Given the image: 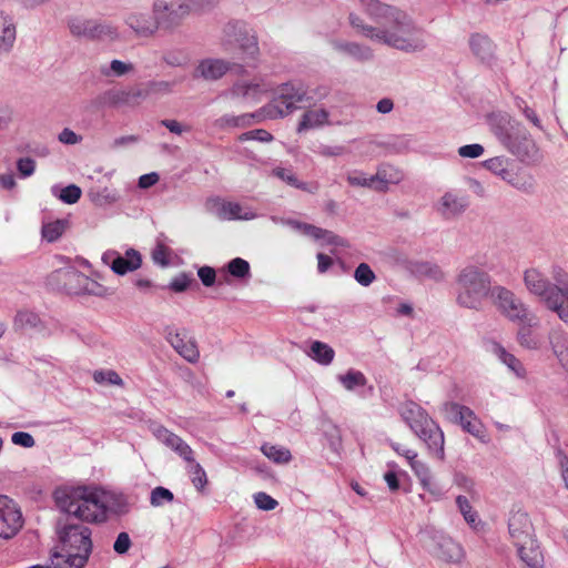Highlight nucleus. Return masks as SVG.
<instances>
[{"label":"nucleus","mask_w":568,"mask_h":568,"mask_svg":"<svg viewBox=\"0 0 568 568\" xmlns=\"http://www.w3.org/2000/svg\"><path fill=\"white\" fill-rule=\"evenodd\" d=\"M365 12L382 26L379 32L374 34L377 42L405 53H418L427 48L426 31L400 9L378 0H367Z\"/></svg>","instance_id":"f257e3e1"},{"label":"nucleus","mask_w":568,"mask_h":568,"mask_svg":"<svg viewBox=\"0 0 568 568\" xmlns=\"http://www.w3.org/2000/svg\"><path fill=\"white\" fill-rule=\"evenodd\" d=\"M454 290L457 305L480 311L486 302L491 298L495 285H493V278L486 270L469 263L458 270Z\"/></svg>","instance_id":"f03ea898"},{"label":"nucleus","mask_w":568,"mask_h":568,"mask_svg":"<svg viewBox=\"0 0 568 568\" xmlns=\"http://www.w3.org/2000/svg\"><path fill=\"white\" fill-rule=\"evenodd\" d=\"M54 498L61 511L81 520L102 523L106 519L108 507L103 494L99 490L87 487L58 489Z\"/></svg>","instance_id":"7ed1b4c3"},{"label":"nucleus","mask_w":568,"mask_h":568,"mask_svg":"<svg viewBox=\"0 0 568 568\" xmlns=\"http://www.w3.org/2000/svg\"><path fill=\"white\" fill-rule=\"evenodd\" d=\"M491 129L497 139L521 161L538 162L541 159L536 142L519 122L500 115L493 119Z\"/></svg>","instance_id":"20e7f679"},{"label":"nucleus","mask_w":568,"mask_h":568,"mask_svg":"<svg viewBox=\"0 0 568 568\" xmlns=\"http://www.w3.org/2000/svg\"><path fill=\"white\" fill-rule=\"evenodd\" d=\"M400 416L414 434L426 444L429 453L443 460L445 458L444 433L426 410L409 400L400 407Z\"/></svg>","instance_id":"39448f33"},{"label":"nucleus","mask_w":568,"mask_h":568,"mask_svg":"<svg viewBox=\"0 0 568 568\" xmlns=\"http://www.w3.org/2000/svg\"><path fill=\"white\" fill-rule=\"evenodd\" d=\"M490 300L508 321L528 326L539 325L537 315L511 290L503 285H495Z\"/></svg>","instance_id":"423d86ee"},{"label":"nucleus","mask_w":568,"mask_h":568,"mask_svg":"<svg viewBox=\"0 0 568 568\" xmlns=\"http://www.w3.org/2000/svg\"><path fill=\"white\" fill-rule=\"evenodd\" d=\"M306 98L302 84L287 82L278 87L273 100L262 109L266 119H278L291 114Z\"/></svg>","instance_id":"0eeeda50"},{"label":"nucleus","mask_w":568,"mask_h":568,"mask_svg":"<svg viewBox=\"0 0 568 568\" xmlns=\"http://www.w3.org/2000/svg\"><path fill=\"white\" fill-rule=\"evenodd\" d=\"M153 13L156 14L158 28L164 31H174L191 13L189 0H154L152 2Z\"/></svg>","instance_id":"6e6552de"},{"label":"nucleus","mask_w":568,"mask_h":568,"mask_svg":"<svg viewBox=\"0 0 568 568\" xmlns=\"http://www.w3.org/2000/svg\"><path fill=\"white\" fill-rule=\"evenodd\" d=\"M60 548L89 559L92 551L91 529L83 524L67 521L58 530Z\"/></svg>","instance_id":"1a4fd4ad"},{"label":"nucleus","mask_w":568,"mask_h":568,"mask_svg":"<svg viewBox=\"0 0 568 568\" xmlns=\"http://www.w3.org/2000/svg\"><path fill=\"white\" fill-rule=\"evenodd\" d=\"M67 24L70 33L78 39L100 40L118 37L115 27L95 19L73 16L68 19Z\"/></svg>","instance_id":"9d476101"},{"label":"nucleus","mask_w":568,"mask_h":568,"mask_svg":"<svg viewBox=\"0 0 568 568\" xmlns=\"http://www.w3.org/2000/svg\"><path fill=\"white\" fill-rule=\"evenodd\" d=\"M221 43L225 51H232L234 43H237L246 59L255 60L260 53L256 36L248 33L241 22H230L225 26Z\"/></svg>","instance_id":"9b49d317"},{"label":"nucleus","mask_w":568,"mask_h":568,"mask_svg":"<svg viewBox=\"0 0 568 568\" xmlns=\"http://www.w3.org/2000/svg\"><path fill=\"white\" fill-rule=\"evenodd\" d=\"M123 22L138 38H152L159 31L156 14L146 7L130 8L124 13Z\"/></svg>","instance_id":"f8f14e48"},{"label":"nucleus","mask_w":568,"mask_h":568,"mask_svg":"<svg viewBox=\"0 0 568 568\" xmlns=\"http://www.w3.org/2000/svg\"><path fill=\"white\" fill-rule=\"evenodd\" d=\"M399 180V173L387 165L379 168L376 174L371 176L361 171H353L347 175V182L351 185L368 187L378 192L386 191L389 183H397Z\"/></svg>","instance_id":"ddd939ff"},{"label":"nucleus","mask_w":568,"mask_h":568,"mask_svg":"<svg viewBox=\"0 0 568 568\" xmlns=\"http://www.w3.org/2000/svg\"><path fill=\"white\" fill-rule=\"evenodd\" d=\"M23 524L19 505L8 496L0 495V538H13L22 529Z\"/></svg>","instance_id":"4468645a"},{"label":"nucleus","mask_w":568,"mask_h":568,"mask_svg":"<svg viewBox=\"0 0 568 568\" xmlns=\"http://www.w3.org/2000/svg\"><path fill=\"white\" fill-rule=\"evenodd\" d=\"M445 408L454 416L455 422L458 423L465 432L484 444L489 442L484 424L469 407L458 403H447Z\"/></svg>","instance_id":"2eb2a0df"},{"label":"nucleus","mask_w":568,"mask_h":568,"mask_svg":"<svg viewBox=\"0 0 568 568\" xmlns=\"http://www.w3.org/2000/svg\"><path fill=\"white\" fill-rule=\"evenodd\" d=\"M206 209L220 220H254L257 215L250 207L220 197L210 199Z\"/></svg>","instance_id":"dca6fc26"},{"label":"nucleus","mask_w":568,"mask_h":568,"mask_svg":"<svg viewBox=\"0 0 568 568\" xmlns=\"http://www.w3.org/2000/svg\"><path fill=\"white\" fill-rule=\"evenodd\" d=\"M430 554L445 562H459L464 557L460 545L454 541L449 536L436 532L432 537L428 546Z\"/></svg>","instance_id":"f3484780"},{"label":"nucleus","mask_w":568,"mask_h":568,"mask_svg":"<svg viewBox=\"0 0 568 568\" xmlns=\"http://www.w3.org/2000/svg\"><path fill=\"white\" fill-rule=\"evenodd\" d=\"M102 261L110 265L111 270L118 275L136 271L142 265V256L134 248L126 250L124 256L116 251H108L102 255Z\"/></svg>","instance_id":"a211bd4d"},{"label":"nucleus","mask_w":568,"mask_h":568,"mask_svg":"<svg viewBox=\"0 0 568 568\" xmlns=\"http://www.w3.org/2000/svg\"><path fill=\"white\" fill-rule=\"evenodd\" d=\"M467 196L454 190L446 191L435 205L436 212L445 220L460 216L468 207Z\"/></svg>","instance_id":"6ab92c4d"},{"label":"nucleus","mask_w":568,"mask_h":568,"mask_svg":"<svg viewBox=\"0 0 568 568\" xmlns=\"http://www.w3.org/2000/svg\"><path fill=\"white\" fill-rule=\"evenodd\" d=\"M524 284L530 294L539 296L544 303L555 290L560 288L558 282L557 284H551L547 275L535 267L524 272Z\"/></svg>","instance_id":"aec40b11"},{"label":"nucleus","mask_w":568,"mask_h":568,"mask_svg":"<svg viewBox=\"0 0 568 568\" xmlns=\"http://www.w3.org/2000/svg\"><path fill=\"white\" fill-rule=\"evenodd\" d=\"M483 166L491 172L494 175L498 176L503 181L508 184L523 190L525 183H521L515 172L514 161L506 156H495L484 161Z\"/></svg>","instance_id":"412c9836"},{"label":"nucleus","mask_w":568,"mask_h":568,"mask_svg":"<svg viewBox=\"0 0 568 568\" xmlns=\"http://www.w3.org/2000/svg\"><path fill=\"white\" fill-rule=\"evenodd\" d=\"M155 438L175 452L186 464L193 462L194 452L180 436L159 425L153 428Z\"/></svg>","instance_id":"4be33fe9"},{"label":"nucleus","mask_w":568,"mask_h":568,"mask_svg":"<svg viewBox=\"0 0 568 568\" xmlns=\"http://www.w3.org/2000/svg\"><path fill=\"white\" fill-rule=\"evenodd\" d=\"M556 282L559 283L560 288L555 290L546 298L545 304L547 308L555 312L562 322L568 324V276L562 274L556 277Z\"/></svg>","instance_id":"5701e85b"},{"label":"nucleus","mask_w":568,"mask_h":568,"mask_svg":"<svg viewBox=\"0 0 568 568\" xmlns=\"http://www.w3.org/2000/svg\"><path fill=\"white\" fill-rule=\"evenodd\" d=\"M508 531L515 546L535 540L532 538V525L526 513L516 511L511 514L508 520Z\"/></svg>","instance_id":"b1692460"},{"label":"nucleus","mask_w":568,"mask_h":568,"mask_svg":"<svg viewBox=\"0 0 568 568\" xmlns=\"http://www.w3.org/2000/svg\"><path fill=\"white\" fill-rule=\"evenodd\" d=\"M268 90L270 85L263 80L237 81L231 88L230 95L236 99L258 101Z\"/></svg>","instance_id":"393cba45"},{"label":"nucleus","mask_w":568,"mask_h":568,"mask_svg":"<svg viewBox=\"0 0 568 568\" xmlns=\"http://www.w3.org/2000/svg\"><path fill=\"white\" fill-rule=\"evenodd\" d=\"M268 176L275 178L287 185L295 187L297 190L305 191L307 193H316L320 189L318 183H306L296 176L294 170L291 166H282V165H275L267 172Z\"/></svg>","instance_id":"a878e982"},{"label":"nucleus","mask_w":568,"mask_h":568,"mask_svg":"<svg viewBox=\"0 0 568 568\" xmlns=\"http://www.w3.org/2000/svg\"><path fill=\"white\" fill-rule=\"evenodd\" d=\"M232 65L233 63L223 59H204L197 64L194 77H201L209 81L219 80L231 70Z\"/></svg>","instance_id":"bb28decb"},{"label":"nucleus","mask_w":568,"mask_h":568,"mask_svg":"<svg viewBox=\"0 0 568 568\" xmlns=\"http://www.w3.org/2000/svg\"><path fill=\"white\" fill-rule=\"evenodd\" d=\"M17 27L13 18L0 10V55L9 54L16 43Z\"/></svg>","instance_id":"cd10ccee"},{"label":"nucleus","mask_w":568,"mask_h":568,"mask_svg":"<svg viewBox=\"0 0 568 568\" xmlns=\"http://www.w3.org/2000/svg\"><path fill=\"white\" fill-rule=\"evenodd\" d=\"M168 341L171 346L187 362L196 363L200 357V352L194 341L189 338L185 333H170Z\"/></svg>","instance_id":"c85d7f7f"},{"label":"nucleus","mask_w":568,"mask_h":568,"mask_svg":"<svg viewBox=\"0 0 568 568\" xmlns=\"http://www.w3.org/2000/svg\"><path fill=\"white\" fill-rule=\"evenodd\" d=\"M266 119L263 109L261 108L254 113H244L241 115L225 114L215 121V125L220 129L226 128H246Z\"/></svg>","instance_id":"c756f323"},{"label":"nucleus","mask_w":568,"mask_h":568,"mask_svg":"<svg viewBox=\"0 0 568 568\" xmlns=\"http://www.w3.org/2000/svg\"><path fill=\"white\" fill-rule=\"evenodd\" d=\"M87 562L88 558L84 556L57 547L50 557L48 568H84Z\"/></svg>","instance_id":"7c9ffc66"},{"label":"nucleus","mask_w":568,"mask_h":568,"mask_svg":"<svg viewBox=\"0 0 568 568\" xmlns=\"http://www.w3.org/2000/svg\"><path fill=\"white\" fill-rule=\"evenodd\" d=\"M517 551L520 560L527 568H542L544 556L536 540L517 545Z\"/></svg>","instance_id":"2f4dec72"},{"label":"nucleus","mask_w":568,"mask_h":568,"mask_svg":"<svg viewBox=\"0 0 568 568\" xmlns=\"http://www.w3.org/2000/svg\"><path fill=\"white\" fill-rule=\"evenodd\" d=\"M332 45L334 50L349 55L358 61H367L373 58L372 49L357 42L333 41Z\"/></svg>","instance_id":"473e14b6"},{"label":"nucleus","mask_w":568,"mask_h":568,"mask_svg":"<svg viewBox=\"0 0 568 568\" xmlns=\"http://www.w3.org/2000/svg\"><path fill=\"white\" fill-rule=\"evenodd\" d=\"M469 48L473 54L481 62H489L494 55V44L485 34H471L469 38Z\"/></svg>","instance_id":"72a5a7b5"},{"label":"nucleus","mask_w":568,"mask_h":568,"mask_svg":"<svg viewBox=\"0 0 568 568\" xmlns=\"http://www.w3.org/2000/svg\"><path fill=\"white\" fill-rule=\"evenodd\" d=\"M14 327L18 329H37L43 334L45 331L44 323L40 318V316L28 310L18 311L14 320H13Z\"/></svg>","instance_id":"f704fd0d"},{"label":"nucleus","mask_w":568,"mask_h":568,"mask_svg":"<svg viewBox=\"0 0 568 568\" xmlns=\"http://www.w3.org/2000/svg\"><path fill=\"white\" fill-rule=\"evenodd\" d=\"M493 353L497 358L505 364L517 377L524 378L526 376V369L521 362L511 353H509L500 344H494Z\"/></svg>","instance_id":"c9c22d12"},{"label":"nucleus","mask_w":568,"mask_h":568,"mask_svg":"<svg viewBox=\"0 0 568 568\" xmlns=\"http://www.w3.org/2000/svg\"><path fill=\"white\" fill-rule=\"evenodd\" d=\"M327 121L328 112L325 109H312L303 114L298 123L297 131L301 132L304 130L315 129L321 125H324L325 123H327Z\"/></svg>","instance_id":"e433bc0d"},{"label":"nucleus","mask_w":568,"mask_h":568,"mask_svg":"<svg viewBox=\"0 0 568 568\" xmlns=\"http://www.w3.org/2000/svg\"><path fill=\"white\" fill-rule=\"evenodd\" d=\"M80 281L84 282V295H93L98 297H106L114 293V290L101 284L99 280L102 276L99 273H94V278L87 275H77Z\"/></svg>","instance_id":"4c0bfd02"},{"label":"nucleus","mask_w":568,"mask_h":568,"mask_svg":"<svg viewBox=\"0 0 568 568\" xmlns=\"http://www.w3.org/2000/svg\"><path fill=\"white\" fill-rule=\"evenodd\" d=\"M409 465H410L413 471L415 473V475L420 480V484L423 485V487L432 494H437L438 488L433 480V476H432V473H430V469L428 468V466L425 463L418 460L417 457L414 458L409 463Z\"/></svg>","instance_id":"58836bf2"},{"label":"nucleus","mask_w":568,"mask_h":568,"mask_svg":"<svg viewBox=\"0 0 568 568\" xmlns=\"http://www.w3.org/2000/svg\"><path fill=\"white\" fill-rule=\"evenodd\" d=\"M550 344L554 354L562 367L568 369V337L562 332H554L550 335Z\"/></svg>","instance_id":"ea45409f"},{"label":"nucleus","mask_w":568,"mask_h":568,"mask_svg":"<svg viewBox=\"0 0 568 568\" xmlns=\"http://www.w3.org/2000/svg\"><path fill=\"white\" fill-rule=\"evenodd\" d=\"M77 275H84L83 273L68 268L60 272L61 278L64 281L65 290L71 294L84 295V282L80 281Z\"/></svg>","instance_id":"a19ab883"},{"label":"nucleus","mask_w":568,"mask_h":568,"mask_svg":"<svg viewBox=\"0 0 568 568\" xmlns=\"http://www.w3.org/2000/svg\"><path fill=\"white\" fill-rule=\"evenodd\" d=\"M410 272L419 277H427L434 281H440L444 277V273L440 267L429 262H416L412 263Z\"/></svg>","instance_id":"79ce46f5"},{"label":"nucleus","mask_w":568,"mask_h":568,"mask_svg":"<svg viewBox=\"0 0 568 568\" xmlns=\"http://www.w3.org/2000/svg\"><path fill=\"white\" fill-rule=\"evenodd\" d=\"M90 201L97 206H105L118 201L119 196L115 192L108 187H92L88 192Z\"/></svg>","instance_id":"37998d69"},{"label":"nucleus","mask_w":568,"mask_h":568,"mask_svg":"<svg viewBox=\"0 0 568 568\" xmlns=\"http://www.w3.org/2000/svg\"><path fill=\"white\" fill-rule=\"evenodd\" d=\"M186 470L194 488L199 493H203L209 481L204 468L193 459V462L187 463Z\"/></svg>","instance_id":"c03bdc74"},{"label":"nucleus","mask_w":568,"mask_h":568,"mask_svg":"<svg viewBox=\"0 0 568 568\" xmlns=\"http://www.w3.org/2000/svg\"><path fill=\"white\" fill-rule=\"evenodd\" d=\"M310 356L322 365H328L333 362L335 352L329 345L315 341L312 343Z\"/></svg>","instance_id":"a18cd8bd"},{"label":"nucleus","mask_w":568,"mask_h":568,"mask_svg":"<svg viewBox=\"0 0 568 568\" xmlns=\"http://www.w3.org/2000/svg\"><path fill=\"white\" fill-rule=\"evenodd\" d=\"M261 450L270 460L276 464H287L292 459L290 449L284 446L264 444Z\"/></svg>","instance_id":"49530a36"},{"label":"nucleus","mask_w":568,"mask_h":568,"mask_svg":"<svg viewBox=\"0 0 568 568\" xmlns=\"http://www.w3.org/2000/svg\"><path fill=\"white\" fill-rule=\"evenodd\" d=\"M456 504L458 506L459 511L462 513L466 523L473 528L478 529L481 525L480 519L478 518L477 511L473 510V507L465 496H458L456 498Z\"/></svg>","instance_id":"de8ad7c7"},{"label":"nucleus","mask_w":568,"mask_h":568,"mask_svg":"<svg viewBox=\"0 0 568 568\" xmlns=\"http://www.w3.org/2000/svg\"><path fill=\"white\" fill-rule=\"evenodd\" d=\"M337 379L347 390H354L356 387H363L367 383L365 375L355 369H349L344 375H338Z\"/></svg>","instance_id":"09e8293b"},{"label":"nucleus","mask_w":568,"mask_h":568,"mask_svg":"<svg viewBox=\"0 0 568 568\" xmlns=\"http://www.w3.org/2000/svg\"><path fill=\"white\" fill-rule=\"evenodd\" d=\"M51 192L65 204L77 203L82 194L81 189L75 184H70L61 190L58 186H52Z\"/></svg>","instance_id":"8fccbe9b"},{"label":"nucleus","mask_w":568,"mask_h":568,"mask_svg":"<svg viewBox=\"0 0 568 568\" xmlns=\"http://www.w3.org/2000/svg\"><path fill=\"white\" fill-rule=\"evenodd\" d=\"M520 325L521 326H520V328L518 329V333H517V341H518V343L523 347H525V348L537 349L540 346V341L530 331V328L532 326H528V325H525V324H520Z\"/></svg>","instance_id":"3c124183"},{"label":"nucleus","mask_w":568,"mask_h":568,"mask_svg":"<svg viewBox=\"0 0 568 568\" xmlns=\"http://www.w3.org/2000/svg\"><path fill=\"white\" fill-rule=\"evenodd\" d=\"M133 70V64L121 60H112L109 67L100 69L104 77H122Z\"/></svg>","instance_id":"603ef678"},{"label":"nucleus","mask_w":568,"mask_h":568,"mask_svg":"<svg viewBox=\"0 0 568 568\" xmlns=\"http://www.w3.org/2000/svg\"><path fill=\"white\" fill-rule=\"evenodd\" d=\"M64 230L65 222L62 220H57L43 225L42 236L49 242H54L63 234Z\"/></svg>","instance_id":"864d4df0"},{"label":"nucleus","mask_w":568,"mask_h":568,"mask_svg":"<svg viewBox=\"0 0 568 568\" xmlns=\"http://www.w3.org/2000/svg\"><path fill=\"white\" fill-rule=\"evenodd\" d=\"M354 278L362 286H369L376 280V275L367 263H361L355 268Z\"/></svg>","instance_id":"5fc2aeb1"},{"label":"nucleus","mask_w":568,"mask_h":568,"mask_svg":"<svg viewBox=\"0 0 568 568\" xmlns=\"http://www.w3.org/2000/svg\"><path fill=\"white\" fill-rule=\"evenodd\" d=\"M229 273L237 278H244L250 276V264L247 261L235 257L231 260L227 264Z\"/></svg>","instance_id":"6e6d98bb"},{"label":"nucleus","mask_w":568,"mask_h":568,"mask_svg":"<svg viewBox=\"0 0 568 568\" xmlns=\"http://www.w3.org/2000/svg\"><path fill=\"white\" fill-rule=\"evenodd\" d=\"M195 280L191 273H180L169 284V288L175 293L186 291Z\"/></svg>","instance_id":"4d7b16f0"},{"label":"nucleus","mask_w":568,"mask_h":568,"mask_svg":"<svg viewBox=\"0 0 568 568\" xmlns=\"http://www.w3.org/2000/svg\"><path fill=\"white\" fill-rule=\"evenodd\" d=\"M348 20L353 28L361 31L366 38H369L371 40L376 41V38L374 34L378 33L381 28H375V27L365 24L363 22V20L355 13H351L348 17Z\"/></svg>","instance_id":"13d9d810"},{"label":"nucleus","mask_w":568,"mask_h":568,"mask_svg":"<svg viewBox=\"0 0 568 568\" xmlns=\"http://www.w3.org/2000/svg\"><path fill=\"white\" fill-rule=\"evenodd\" d=\"M174 499V495L171 490L164 487H155L151 491L150 503L154 507H160L165 503H171Z\"/></svg>","instance_id":"bf43d9fd"},{"label":"nucleus","mask_w":568,"mask_h":568,"mask_svg":"<svg viewBox=\"0 0 568 568\" xmlns=\"http://www.w3.org/2000/svg\"><path fill=\"white\" fill-rule=\"evenodd\" d=\"M286 224L314 240H318V235L322 233V229L313 224H307L295 220H288Z\"/></svg>","instance_id":"052dcab7"},{"label":"nucleus","mask_w":568,"mask_h":568,"mask_svg":"<svg viewBox=\"0 0 568 568\" xmlns=\"http://www.w3.org/2000/svg\"><path fill=\"white\" fill-rule=\"evenodd\" d=\"M93 379L99 384L108 383V384L118 385V386L123 385V381L120 377V375L115 371H112V369L94 372Z\"/></svg>","instance_id":"680f3d73"},{"label":"nucleus","mask_w":568,"mask_h":568,"mask_svg":"<svg viewBox=\"0 0 568 568\" xmlns=\"http://www.w3.org/2000/svg\"><path fill=\"white\" fill-rule=\"evenodd\" d=\"M254 501L258 509L262 510H273L278 505L277 500L266 493L260 491L254 495Z\"/></svg>","instance_id":"e2e57ef3"},{"label":"nucleus","mask_w":568,"mask_h":568,"mask_svg":"<svg viewBox=\"0 0 568 568\" xmlns=\"http://www.w3.org/2000/svg\"><path fill=\"white\" fill-rule=\"evenodd\" d=\"M484 152H485V149L479 143L466 144V145L458 148V155L460 158H465V159H477V158L481 156L484 154Z\"/></svg>","instance_id":"0e129e2a"},{"label":"nucleus","mask_w":568,"mask_h":568,"mask_svg":"<svg viewBox=\"0 0 568 568\" xmlns=\"http://www.w3.org/2000/svg\"><path fill=\"white\" fill-rule=\"evenodd\" d=\"M104 98L112 104L131 103L129 90H110Z\"/></svg>","instance_id":"69168bd1"},{"label":"nucleus","mask_w":568,"mask_h":568,"mask_svg":"<svg viewBox=\"0 0 568 568\" xmlns=\"http://www.w3.org/2000/svg\"><path fill=\"white\" fill-rule=\"evenodd\" d=\"M241 141L247 140H256L260 142H271L273 140V135L263 129L252 130L240 135Z\"/></svg>","instance_id":"338daca9"},{"label":"nucleus","mask_w":568,"mask_h":568,"mask_svg":"<svg viewBox=\"0 0 568 568\" xmlns=\"http://www.w3.org/2000/svg\"><path fill=\"white\" fill-rule=\"evenodd\" d=\"M556 457L565 487L568 489V456L561 449H558L556 452Z\"/></svg>","instance_id":"774afa93"}]
</instances>
